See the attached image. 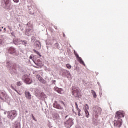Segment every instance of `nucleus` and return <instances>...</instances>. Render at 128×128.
<instances>
[{"mask_svg": "<svg viewBox=\"0 0 128 128\" xmlns=\"http://www.w3.org/2000/svg\"><path fill=\"white\" fill-rule=\"evenodd\" d=\"M124 118V111H117L115 114V120L114 121V126L116 128H120L122 125V119Z\"/></svg>", "mask_w": 128, "mask_h": 128, "instance_id": "obj_1", "label": "nucleus"}, {"mask_svg": "<svg viewBox=\"0 0 128 128\" xmlns=\"http://www.w3.org/2000/svg\"><path fill=\"white\" fill-rule=\"evenodd\" d=\"M72 94L74 96L75 98H80L82 91L78 87H74L72 88Z\"/></svg>", "mask_w": 128, "mask_h": 128, "instance_id": "obj_2", "label": "nucleus"}, {"mask_svg": "<svg viewBox=\"0 0 128 128\" xmlns=\"http://www.w3.org/2000/svg\"><path fill=\"white\" fill-rule=\"evenodd\" d=\"M74 124V122H72V118H70L68 120L64 122V126L66 128H70Z\"/></svg>", "mask_w": 128, "mask_h": 128, "instance_id": "obj_3", "label": "nucleus"}, {"mask_svg": "<svg viewBox=\"0 0 128 128\" xmlns=\"http://www.w3.org/2000/svg\"><path fill=\"white\" fill-rule=\"evenodd\" d=\"M16 116V110L11 111L8 114V118L11 120H14Z\"/></svg>", "mask_w": 128, "mask_h": 128, "instance_id": "obj_4", "label": "nucleus"}, {"mask_svg": "<svg viewBox=\"0 0 128 128\" xmlns=\"http://www.w3.org/2000/svg\"><path fill=\"white\" fill-rule=\"evenodd\" d=\"M24 80L26 84H32V80L30 78V77L28 76L24 75Z\"/></svg>", "mask_w": 128, "mask_h": 128, "instance_id": "obj_5", "label": "nucleus"}, {"mask_svg": "<svg viewBox=\"0 0 128 128\" xmlns=\"http://www.w3.org/2000/svg\"><path fill=\"white\" fill-rule=\"evenodd\" d=\"M74 54L76 58H77L78 60V62H80L81 64H83V66H86V64H84V60H82V58L78 56V53L76 52H74Z\"/></svg>", "mask_w": 128, "mask_h": 128, "instance_id": "obj_6", "label": "nucleus"}, {"mask_svg": "<svg viewBox=\"0 0 128 128\" xmlns=\"http://www.w3.org/2000/svg\"><path fill=\"white\" fill-rule=\"evenodd\" d=\"M88 104H86L84 108V110L86 114V118H88L90 116V113L88 112Z\"/></svg>", "mask_w": 128, "mask_h": 128, "instance_id": "obj_7", "label": "nucleus"}, {"mask_svg": "<svg viewBox=\"0 0 128 128\" xmlns=\"http://www.w3.org/2000/svg\"><path fill=\"white\" fill-rule=\"evenodd\" d=\"M4 8L8 10L10 8V0H4Z\"/></svg>", "mask_w": 128, "mask_h": 128, "instance_id": "obj_8", "label": "nucleus"}, {"mask_svg": "<svg viewBox=\"0 0 128 128\" xmlns=\"http://www.w3.org/2000/svg\"><path fill=\"white\" fill-rule=\"evenodd\" d=\"M24 94H25L26 98H28V100L32 99V95L30 94V93L29 92L26 91L24 92Z\"/></svg>", "mask_w": 128, "mask_h": 128, "instance_id": "obj_9", "label": "nucleus"}, {"mask_svg": "<svg viewBox=\"0 0 128 128\" xmlns=\"http://www.w3.org/2000/svg\"><path fill=\"white\" fill-rule=\"evenodd\" d=\"M35 48L36 50H40V41H36L35 42Z\"/></svg>", "mask_w": 128, "mask_h": 128, "instance_id": "obj_10", "label": "nucleus"}, {"mask_svg": "<svg viewBox=\"0 0 128 128\" xmlns=\"http://www.w3.org/2000/svg\"><path fill=\"white\" fill-rule=\"evenodd\" d=\"M36 78L42 84H46V81L44 80L42 77H40V75H37L36 76Z\"/></svg>", "mask_w": 128, "mask_h": 128, "instance_id": "obj_11", "label": "nucleus"}, {"mask_svg": "<svg viewBox=\"0 0 128 128\" xmlns=\"http://www.w3.org/2000/svg\"><path fill=\"white\" fill-rule=\"evenodd\" d=\"M54 106L55 108H58V110H62L64 108L62 106H60V104L58 103H54Z\"/></svg>", "mask_w": 128, "mask_h": 128, "instance_id": "obj_12", "label": "nucleus"}, {"mask_svg": "<svg viewBox=\"0 0 128 128\" xmlns=\"http://www.w3.org/2000/svg\"><path fill=\"white\" fill-rule=\"evenodd\" d=\"M8 54H15L16 49H14V48L12 47H10L8 50Z\"/></svg>", "mask_w": 128, "mask_h": 128, "instance_id": "obj_13", "label": "nucleus"}, {"mask_svg": "<svg viewBox=\"0 0 128 128\" xmlns=\"http://www.w3.org/2000/svg\"><path fill=\"white\" fill-rule=\"evenodd\" d=\"M63 76H70V72L68 70H64L62 73Z\"/></svg>", "mask_w": 128, "mask_h": 128, "instance_id": "obj_14", "label": "nucleus"}, {"mask_svg": "<svg viewBox=\"0 0 128 128\" xmlns=\"http://www.w3.org/2000/svg\"><path fill=\"white\" fill-rule=\"evenodd\" d=\"M75 106H76V108L78 112V116H80V108H78V102H75Z\"/></svg>", "mask_w": 128, "mask_h": 128, "instance_id": "obj_15", "label": "nucleus"}, {"mask_svg": "<svg viewBox=\"0 0 128 128\" xmlns=\"http://www.w3.org/2000/svg\"><path fill=\"white\" fill-rule=\"evenodd\" d=\"M54 90L57 92L58 94H62V89L58 88V87H55L54 88Z\"/></svg>", "mask_w": 128, "mask_h": 128, "instance_id": "obj_16", "label": "nucleus"}, {"mask_svg": "<svg viewBox=\"0 0 128 128\" xmlns=\"http://www.w3.org/2000/svg\"><path fill=\"white\" fill-rule=\"evenodd\" d=\"M91 92L93 96V98H96V92H94V90H91Z\"/></svg>", "mask_w": 128, "mask_h": 128, "instance_id": "obj_17", "label": "nucleus"}, {"mask_svg": "<svg viewBox=\"0 0 128 128\" xmlns=\"http://www.w3.org/2000/svg\"><path fill=\"white\" fill-rule=\"evenodd\" d=\"M54 118H55V120H58V118H60V114L58 113L54 114Z\"/></svg>", "mask_w": 128, "mask_h": 128, "instance_id": "obj_18", "label": "nucleus"}, {"mask_svg": "<svg viewBox=\"0 0 128 128\" xmlns=\"http://www.w3.org/2000/svg\"><path fill=\"white\" fill-rule=\"evenodd\" d=\"M33 52H34L35 54H38V56H42V55L40 54V52H38V51L34 49Z\"/></svg>", "mask_w": 128, "mask_h": 128, "instance_id": "obj_19", "label": "nucleus"}, {"mask_svg": "<svg viewBox=\"0 0 128 128\" xmlns=\"http://www.w3.org/2000/svg\"><path fill=\"white\" fill-rule=\"evenodd\" d=\"M20 42L22 44H24V46H26V44H28V42H26V40H21Z\"/></svg>", "mask_w": 128, "mask_h": 128, "instance_id": "obj_20", "label": "nucleus"}, {"mask_svg": "<svg viewBox=\"0 0 128 128\" xmlns=\"http://www.w3.org/2000/svg\"><path fill=\"white\" fill-rule=\"evenodd\" d=\"M2 96H4V92L2 91H0V98L1 100H2Z\"/></svg>", "mask_w": 128, "mask_h": 128, "instance_id": "obj_21", "label": "nucleus"}, {"mask_svg": "<svg viewBox=\"0 0 128 128\" xmlns=\"http://www.w3.org/2000/svg\"><path fill=\"white\" fill-rule=\"evenodd\" d=\"M10 88H12V90H15V92H17V94H20V92H18V91L16 90V89L14 88V86H12V85L10 86Z\"/></svg>", "mask_w": 128, "mask_h": 128, "instance_id": "obj_22", "label": "nucleus"}, {"mask_svg": "<svg viewBox=\"0 0 128 128\" xmlns=\"http://www.w3.org/2000/svg\"><path fill=\"white\" fill-rule=\"evenodd\" d=\"M97 110L99 114H102V108L100 107H97Z\"/></svg>", "mask_w": 128, "mask_h": 128, "instance_id": "obj_23", "label": "nucleus"}, {"mask_svg": "<svg viewBox=\"0 0 128 128\" xmlns=\"http://www.w3.org/2000/svg\"><path fill=\"white\" fill-rule=\"evenodd\" d=\"M66 66L68 70H70V68H72V65H70V64H66Z\"/></svg>", "mask_w": 128, "mask_h": 128, "instance_id": "obj_24", "label": "nucleus"}, {"mask_svg": "<svg viewBox=\"0 0 128 128\" xmlns=\"http://www.w3.org/2000/svg\"><path fill=\"white\" fill-rule=\"evenodd\" d=\"M22 84V83L20 82H18L16 83V86H20Z\"/></svg>", "mask_w": 128, "mask_h": 128, "instance_id": "obj_25", "label": "nucleus"}, {"mask_svg": "<svg viewBox=\"0 0 128 128\" xmlns=\"http://www.w3.org/2000/svg\"><path fill=\"white\" fill-rule=\"evenodd\" d=\"M12 68L14 69L15 70H16V64H13Z\"/></svg>", "mask_w": 128, "mask_h": 128, "instance_id": "obj_26", "label": "nucleus"}, {"mask_svg": "<svg viewBox=\"0 0 128 128\" xmlns=\"http://www.w3.org/2000/svg\"><path fill=\"white\" fill-rule=\"evenodd\" d=\"M32 119L34 120H35V122H36V118H34V116L33 114H32Z\"/></svg>", "mask_w": 128, "mask_h": 128, "instance_id": "obj_27", "label": "nucleus"}, {"mask_svg": "<svg viewBox=\"0 0 128 128\" xmlns=\"http://www.w3.org/2000/svg\"><path fill=\"white\" fill-rule=\"evenodd\" d=\"M16 128H20V124H17L16 126Z\"/></svg>", "mask_w": 128, "mask_h": 128, "instance_id": "obj_28", "label": "nucleus"}, {"mask_svg": "<svg viewBox=\"0 0 128 128\" xmlns=\"http://www.w3.org/2000/svg\"><path fill=\"white\" fill-rule=\"evenodd\" d=\"M60 103L61 104H62V106H64V102L62 101H60Z\"/></svg>", "mask_w": 128, "mask_h": 128, "instance_id": "obj_29", "label": "nucleus"}, {"mask_svg": "<svg viewBox=\"0 0 128 128\" xmlns=\"http://www.w3.org/2000/svg\"><path fill=\"white\" fill-rule=\"evenodd\" d=\"M13 1L14 2H20V0H13Z\"/></svg>", "mask_w": 128, "mask_h": 128, "instance_id": "obj_30", "label": "nucleus"}, {"mask_svg": "<svg viewBox=\"0 0 128 128\" xmlns=\"http://www.w3.org/2000/svg\"><path fill=\"white\" fill-rule=\"evenodd\" d=\"M33 56H33V55H31V56H30V60H32V58H33Z\"/></svg>", "mask_w": 128, "mask_h": 128, "instance_id": "obj_31", "label": "nucleus"}, {"mask_svg": "<svg viewBox=\"0 0 128 128\" xmlns=\"http://www.w3.org/2000/svg\"><path fill=\"white\" fill-rule=\"evenodd\" d=\"M56 80H53L52 82L54 84H56Z\"/></svg>", "mask_w": 128, "mask_h": 128, "instance_id": "obj_32", "label": "nucleus"}, {"mask_svg": "<svg viewBox=\"0 0 128 128\" xmlns=\"http://www.w3.org/2000/svg\"><path fill=\"white\" fill-rule=\"evenodd\" d=\"M30 30H30V29H27L26 30V32H30Z\"/></svg>", "mask_w": 128, "mask_h": 128, "instance_id": "obj_33", "label": "nucleus"}, {"mask_svg": "<svg viewBox=\"0 0 128 128\" xmlns=\"http://www.w3.org/2000/svg\"><path fill=\"white\" fill-rule=\"evenodd\" d=\"M63 36L64 38V36H66V35L64 34H63Z\"/></svg>", "mask_w": 128, "mask_h": 128, "instance_id": "obj_34", "label": "nucleus"}, {"mask_svg": "<svg viewBox=\"0 0 128 128\" xmlns=\"http://www.w3.org/2000/svg\"><path fill=\"white\" fill-rule=\"evenodd\" d=\"M14 32H12V34H11L12 35V36H14Z\"/></svg>", "mask_w": 128, "mask_h": 128, "instance_id": "obj_35", "label": "nucleus"}, {"mask_svg": "<svg viewBox=\"0 0 128 128\" xmlns=\"http://www.w3.org/2000/svg\"><path fill=\"white\" fill-rule=\"evenodd\" d=\"M2 40H0V44H2Z\"/></svg>", "mask_w": 128, "mask_h": 128, "instance_id": "obj_36", "label": "nucleus"}, {"mask_svg": "<svg viewBox=\"0 0 128 128\" xmlns=\"http://www.w3.org/2000/svg\"><path fill=\"white\" fill-rule=\"evenodd\" d=\"M9 30H12L10 28V26H8Z\"/></svg>", "mask_w": 128, "mask_h": 128, "instance_id": "obj_37", "label": "nucleus"}, {"mask_svg": "<svg viewBox=\"0 0 128 128\" xmlns=\"http://www.w3.org/2000/svg\"><path fill=\"white\" fill-rule=\"evenodd\" d=\"M68 116H66L65 117V118H66V117Z\"/></svg>", "mask_w": 128, "mask_h": 128, "instance_id": "obj_38", "label": "nucleus"}, {"mask_svg": "<svg viewBox=\"0 0 128 128\" xmlns=\"http://www.w3.org/2000/svg\"><path fill=\"white\" fill-rule=\"evenodd\" d=\"M0 32H2V30L0 29Z\"/></svg>", "mask_w": 128, "mask_h": 128, "instance_id": "obj_39", "label": "nucleus"}, {"mask_svg": "<svg viewBox=\"0 0 128 128\" xmlns=\"http://www.w3.org/2000/svg\"><path fill=\"white\" fill-rule=\"evenodd\" d=\"M4 30H6V28H4Z\"/></svg>", "mask_w": 128, "mask_h": 128, "instance_id": "obj_40", "label": "nucleus"}, {"mask_svg": "<svg viewBox=\"0 0 128 128\" xmlns=\"http://www.w3.org/2000/svg\"><path fill=\"white\" fill-rule=\"evenodd\" d=\"M2 28H4V26H2Z\"/></svg>", "mask_w": 128, "mask_h": 128, "instance_id": "obj_41", "label": "nucleus"}]
</instances>
